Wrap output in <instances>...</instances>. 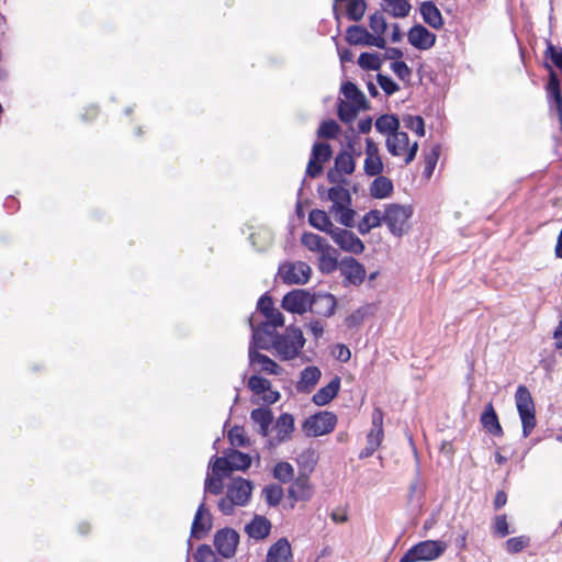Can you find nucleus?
I'll return each mask as SVG.
<instances>
[{
	"mask_svg": "<svg viewBox=\"0 0 562 562\" xmlns=\"http://www.w3.org/2000/svg\"><path fill=\"white\" fill-rule=\"evenodd\" d=\"M296 462L300 467V472L291 482L288 488V496L294 502H308L314 495V485L311 482L310 474L316 465L315 452L313 450L302 452L297 457Z\"/></svg>",
	"mask_w": 562,
	"mask_h": 562,
	"instance_id": "1",
	"label": "nucleus"
},
{
	"mask_svg": "<svg viewBox=\"0 0 562 562\" xmlns=\"http://www.w3.org/2000/svg\"><path fill=\"white\" fill-rule=\"evenodd\" d=\"M305 344V338L300 328L288 327L283 334L274 336L271 342V349L282 361L296 358Z\"/></svg>",
	"mask_w": 562,
	"mask_h": 562,
	"instance_id": "2",
	"label": "nucleus"
},
{
	"mask_svg": "<svg viewBox=\"0 0 562 562\" xmlns=\"http://www.w3.org/2000/svg\"><path fill=\"white\" fill-rule=\"evenodd\" d=\"M414 210L412 205H402L397 203L386 204L384 207V224L390 233L401 237L411 229V217Z\"/></svg>",
	"mask_w": 562,
	"mask_h": 562,
	"instance_id": "3",
	"label": "nucleus"
},
{
	"mask_svg": "<svg viewBox=\"0 0 562 562\" xmlns=\"http://www.w3.org/2000/svg\"><path fill=\"white\" fill-rule=\"evenodd\" d=\"M353 155L360 156V153H356L353 143L349 140L347 148L338 153L335 157L334 167L327 171V180L329 183H349L346 176H350L355 172L356 160Z\"/></svg>",
	"mask_w": 562,
	"mask_h": 562,
	"instance_id": "4",
	"label": "nucleus"
},
{
	"mask_svg": "<svg viewBox=\"0 0 562 562\" xmlns=\"http://www.w3.org/2000/svg\"><path fill=\"white\" fill-rule=\"evenodd\" d=\"M447 550L442 540H424L409 548L400 562H428L441 557Z\"/></svg>",
	"mask_w": 562,
	"mask_h": 562,
	"instance_id": "5",
	"label": "nucleus"
},
{
	"mask_svg": "<svg viewBox=\"0 0 562 562\" xmlns=\"http://www.w3.org/2000/svg\"><path fill=\"white\" fill-rule=\"evenodd\" d=\"M515 401L522 424V435L528 437L537 425L536 408L532 396L525 385H519L515 393Z\"/></svg>",
	"mask_w": 562,
	"mask_h": 562,
	"instance_id": "6",
	"label": "nucleus"
},
{
	"mask_svg": "<svg viewBox=\"0 0 562 562\" xmlns=\"http://www.w3.org/2000/svg\"><path fill=\"white\" fill-rule=\"evenodd\" d=\"M337 424V416L333 412L323 411L307 417L302 428L307 436L319 437L331 432Z\"/></svg>",
	"mask_w": 562,
	"mask_h": 562,
	"instance_id": "7",
	"label": "nucleus"
},
{
	"mask_svg": "<svg viewBox=\"0 0 562 562\" xmlns=\"http://www.w3.org/2000/svg\"><path fill=\"white\" fill-rule=\"evenodd\" d=\"M386 147L393 156L404 155V162L405 165H408L416 157L418 143L414 142L412 145H409L407 133L397 131L389 135L386 139Z\"/></svg>",
	"mask_w": 562,
	"mask_h": 562,
	"instance_id": "8",
	"label": "nucleus"
},
{
	"mask_svg": "<svg viewBox=\"0 0 562 562\" xmlns=\"http://www.w3.org/2000/svg\"><path fill=\"white\" fill-rule=\"evenodd\" d=\"M312 269L303 261L284 262L278 274L285 284H305L311 278Z\"/></svg>",
	"mask_w": 562,
	"mask_h": 562,
	"instance_id": "9",
	"label": "nucleus"
},
{
	"mask_svg": "<svg viewBox=\"0 0 562 562\" xmlns=\"http://www.w3.org/2000/svg\"><path fill=\"white\" fill-rule=\"evenodd\" d=\"M239 542V535L232 528H223L214 535V547L220 555L223 558H232L236 553Z\"/></svg>",
	"mask_w": 562,
	"mask_h": 562,
	"instance_id": "10",
	"label": "nucleus"
},
{
	"mask_svg": "<svg viewBox=\"0 0 562 562\" xmlns=\"http://www.w3.org/2000/svg\"><path fill=\"white\" fill-rule=\"evenodd\" d=\"M331 156L333 149L329 144L315 143L306 167V175L311 178H317L323 172V165L330 160Z\"/></svg>",
	"mask_w": 562,
	"mask_h": 562,
	"instance_id": "11",
	"label": "nucleus"
},
{
	"mask_svg": "<svg viewBox=\"0 0 562 562\" xmlns=\"http://www.w3.org/2000/svg\"><path fill=\"white\" fill-rule=\"evenodd\" d=\"M330 237L344 251L359 255L364 250L362 240L350 231L336 227Z\"/></svg>",
	"mask_w": 562,
	"mask_h": 562,
	"instance_id": "12",
	"label": "nucleus"
},
{
	"mask_svg": "<svg viewBox=\"0 0 562 562\" xmlns=\"http://www.w3.org/2000/svg\"><path fill=\"white\" fill-rule=\"evenodd\" d=\"M340 273L344 277V285H359L364 281L366 269L355 258H345L340 263Z\"/></svg>",
	"mask_w": 562,
	"mask_h": 562,
	"instance_id": "13",
	"label": "nucleus"
},
{
	"mask_svg": "<svg viewBox=\"0 0 562 562\" xmlns=\"http://www.w3.org/2000/svg\"><path fill=\"white\" fill-rule=\"evenodd\" d=\"M250 326L252 329V337L250 345H255L257 348H261L263 350L271 349V342L274 339L276 333L279 326H272L269 322L265 321L260 323L258 326H255L250 322Z\"/></svg>",
	"mask_w": 562,
	"mask_h": 562,
	"instance_id": "14",
	"label": "nucleus"
},
{
	"mask_svg": "<svg viewBox=\"0 0 562 562\" xmlns=\"http://www.w3.org/2000/svg\"><path fill=\"white\" fill-rule=\"evenodd\" d=\"M258 349L255 345L249 346L248 357L250 366L259 372L274 375L281 374L282 368L267 355L260 353Z\"/></svg>",
	"mask_w": 562,
	"mask_h": 562,
	"instance_id": "15",
	"label": "nucleus"
},
{
	"mask_svg": "<svg viewBox=\"0 0 562 562\" xmlns=\"http://www.w3.org/2000/svg\"><path fill=\"white\" fill-rule=\"evenodd\" d=\"M312 295L304 290H293L282 299V307L291 313L303 314L310 308Z\"/></svg>",
	"mask_w": 562,
	"mask_h": 562,
	"instance_id": "16",
	"label": "nucleus"
},
{
	"mask_svg": "<svg viewBox=\"0 0 562 562\" xmlns=\"http://www.w3.org/2000/svg\"><path fill=\"white\" fill-rule=\"evenodd\" d=\"M407 40L415 48L427 50L436 44L437 36L424 25L417 24L409 29Z\"/></svg>",
	"mask_w": 562,
	"mask_h": 562,
	"instance_id": "17",
	"label": "nucleus"
},
{
	"mask_svg": "<svg viewBox=\"0 0 562 562\" xmlns=\"http://www.w3.org/2000/svg\"><path fill=\"white\" fill-rule=\"evenodd\" d=\"M336 297L330 293H317L311 297L310 311L323 317H330L336 310Z\"/></svg>",
	"mask_w": 562,
	"mask_h": 562,
	"instance_id": "18",
	"label": "nucleus"
},
{
	"mask_svg": "<svg viewBox=\"0 0 562 562\" xmlns=\"http://www.w3.org/2000/svg\"><path fill=\"white\" fill-rule=\"evenodd\" d=\"M546 67L549 69V81L546 88L548 99L550 102L552 101L555 105V110L559 116V122L562 131V93L560 88V80L557 72L550 65L547 64Z\"/></svg>",
	"mask_w": 562,
	"mask_h": 562,
	"instance_id": "19",
	"label": "nucleus"
},
{
	"mask_svg": "<svg viewBox=\"0 0 562 562\" xmlns=\"http://www.w3.org/2000/svg\"><path fill=\"white\" fill-rule=\"evenodd\" d=\"M251 483L248 480L237 477L228 485L226 494L235 501L238 506H244L248 503L251 495Z\"/></svg>",
	"mask_w": 562,
	"mask_h": 562,
	"instance_id": "20",
	"label": "nucleus"
},
{
	"mask_svg": "<svg viewBox=\"0 0 562 562\" xmlns=\"http://www.w3.org/2000/svg\"><path fill=\"white\" fill-rule=\"evenodd\" d=\"M212 528V517L209 510L205 507V504L202 503L195 513L192 526H191V536L195 539L202 538L206 532H209Z\"/></svg>",
	"mask_w": 562,
	"mask_h": 562,
	"instance_id": "21",
	"label": "nucleus"
},
{
	"mask_svg": "<svg viewBox=\"0 0 562 562\" xmlns=\"http://www.w3.org/2000/svg\"><path fill=\"white\" fill-rule=\"evenodd\" d=\"M480 422L484 430L495 437H502L504 435L503 427L499 423L498 416L495 412L493 403L490 402L485 405L484 411L481 415Z\"/></svg>",
	"mask_w": 562,
	"mask_h": 562,
	"instance_id": "22",
	"label": "nucleus"
},
{
	"mask_svg": "<svg viewBox=\"0 0 562 562\" xmlns=\"http://www.w3.org/2000/svg\"><path fill=\"white\" fill-rule=\"evenodd\" d=\"M383 419L384 413L382 408L375 407L372 412V427L367 435V445L380 448L384 439Z\"/></svg>",
	"mask_w": 562,
	"mask_h": 562,
	"instance_id": "23",
	"label": "nucleus"
},
{
	"mask_svg": "<svg viewBox=\"0 0 562 562\" xmlns=\"http://www.w3.org/2000/svg\"><path fill=\"white\" fill-rule=\"evenodd\" d=\"M291 544L286 538H280L268 550L266 562H292Z\"/></svg>",
	"mask_w": 562,
	"mask_h": 562,
	"instance_id": "24",
	"label": "nucleus"
},
{
	"mask_svg": "<svg viewBox=\"0 0 562 562\" xmlns=\"http://www.w3.org/2000/svg\"><path fill=\"white\" fill-rule=\"evenodd\" d=\"M334 186L327 191V199L333 202L329 212L338 207L351 204V194L346 188L349 183H333Z\"/></svg>",
	"mask_w": 562,
	"mask_h": 562,
	"instance_id": "25",
	"label": "nucleus"
},
{
	"mask_svg": "<svg viewBox=\"0 0 562 562\" xmlns=\"http://www.w3.org/2000/svg\"><path fill=\"white\" fill-rule=\"evenodd\" d=\"M271 522L265 516H255V518L246 525V533L256 540H262L267 538L271 531Z\"/></svg>",
	"mask_w": 562,
	"mask_h": 562,
	"instance_id": "26",
	"label": "nucleus"
},
{
	"mask_svg": "<svg viewBox=\"0 0 562 562\" xmlns=\"http://www.w3.org/2000/svg\"><path fill=\"white\" fill-rule=\"evenodd\" d=\"M423 20L426 24L435 30H440L443 26V19L440 10L432 1H424L419 8Z\"/></svg>",
	"mask_w": 562,
	"mask_h": 562,
	"instance_id": "27",
	"label": "nucleus"
},
{
	"mask_svg": "<svg viewBox=\"0 0 562 562\" xmlns=\"http://www.w3.org/2000/svg\"><path fill=\"white\" fill-rule=\"evenodd\" d=\"M340 390V378L336 375L327 385L321 387L312 397L314 404L324 406L331 402Z\"/></svg>",
	"mask_w": 562,
	"mask_h": 562,
	"instance_id": "28",
	"label": "nucleus"
},
{
	"mask_svg": "<svg viewBox=\"0 0 562 562\" xmlns=\"http://www.w3.org/2000/svg\"><path fill=\"white\" fill-rule=\"evenodd\" d=\"M279 442L288 441L294 431V417L290 413H282L274 425Z\"/></svg>",
	"mask_w": 562,
	"mask_h": 562,
	"instance_id": "29",
	"label": "nucleus"
},
{
	"mask_svg": "<svg viewBox=\"0 0 562 562\" xmlns=\"http://www.w3.org/2000/svg\"><path fill=\"white\" fill-rule=\"evenodd\" d=\"M384 223V211L381 210H370L368 213L363 215L361 221L358 224V231L360 234L366 235L370 233L371 229L380 227Z\"/></svg>",
	"mask_w": 562,
	"mask_h": 562,
	"instance_id": "30",
	"label": "nucleus"
},
{
	"mask_svg": "<svg viewBox=\"0 0 562 562\" xmlns=\"http://www.w3.org/2000/svg\"><path fill=\"white\" fill-rule=\"evenodd\" d=\"M322 375L321 370L315 367H306L301 372L300 381L297 382V390L301 392H311L317 384Z\"/></svg>",
	"mask_w": 562,
	"mask_h": 562,
	"instance_id": "31",
	"label": "nucleus"
},
{
	"mask_svg": "<svg viewBox=\"0 0 562 562\" xmlns=\"http://www.w3.org/2000/svg\"><path fill=\"white\" fill-rule=\"evenodd\" d=\"M308 223L318 231L327 233L329 236L336 228L328 214L324 210L315 209L308 214Z\"/></svg>",
	"mask_w": 562,
	"mask_h": 562,
	"instance_id": "32",
	"label": "nucleus"
},
{
	"mask_svg": "<svg viewBox=\"0 0 562 562\" xmlns=\"http://www.w3.org/2000/svg\"><path fill=\"white\" fill-rule=\"evenodd\" d=\"M250 417L255 424L259 426L258 432L266 437L269 434L273 415L270 408L259 407L251 411Z\"/></svg>",
	"mask_w": 562,
	"mask_h": 562,
	"instance_id": "33",
	"label": "nucleus"
},
{
	"mask_svg": "<svg viewBox=\"0 0 562 562\" xmlns=\"http://www.w3.org/2000/svg\"><path fill=\"white\" fill-rule=\"evenodd\" d=\"M376 178L370 186V194L375 199H384L393 192L392 181L384 176H375Z\"/></svg>",
	"mask_w": 562,
	"mask_h": 562,
	"instance_id": "34",
	"label": "nucleus"
},
{
	"mask_svg": "<svg viewBox=\"0 0 562 562\" xmlns=\"http://www.w3.org/2000/svg\"><path fill=\"white\" fill-rule=\"evenodd\" d=\"M338 268L336 250L330 246L319 252L318 269L322 273H331Z\"/></svg>",
	"mask_w": 562,
	"mask_h": 562,
	"instance_id": "35",
	"label": "nucleus"
},
{
	"mask_svg": "<svg viewBox=\"0 0 562 562\" xmlns=\"http://www.w3.org/2000/svg\"><path fill=\"white\" fill-rule=\"evenodd\" d=\"M382 8L394 18H405L409 14L412 5L408 0H382Z\"/></svg>",
	"mask_w": 562,
	"mask_h": 562,
	"instance_id": "36",
	"label": "nucleus"
},
{
	"mask_svg": "<svg viewBox=\"0 0 562 562\" xmlns=\"http://www.w3.org/2000/svg\"><path fill=\"white\" fill-rule=\"evenodd\" d=\"M341 92L344 93L348 102L363 106V110L368 109V101L366 99V95L362 93L361 90L358 89V87L353 82H345L341 87Z\"/></svg>",
	"mask_w": 562,
	"mask_h": 562,
	"instance_id": "37",
	"label": "nucleus"
},
{
	"mask_svg": "<svg viewBox=\"0 0 562 562\" xmlns=\"http://www.w3.org/2000/svg\"><path fill=\"white\" fill-rule=\"evenodd\" d=\"M363 109V106L357 105L355 103H350L345 100H340L337 108V115L339 120L344 123H352L359 112V110Z\"/></svg>",
	"mask_w": 562,
	"mask_h": 562,
	"instance_id": "38",
	"label": "nucleus"
},
{
	"mask_svg": "<svg viewBox=\"0 0 562 562\" xmlns=\"http://www.w3.org/2000/svg\"><path fill=\"white\" fill-rule=\"evenodd\" d=\"M301 243L308 250L318 254L329 246L324 237L314 233H304L301 237Z\"/></svg>",
	"mask_w": 562,
	"mask_h": 562,
	"instance_id": "39",
	"label": "nucleus"
},
{
	"mask_svg": "<svg viewBox=\"0 0 562 562\" xmlns=\"http://www.w3.org/2000/svg\"><path fill=\"white\" fill-rule=\"evenodd\" d=\"M369 32L361 25H351L346 30V40L351 45H367Z\"/></svg>",
	"mask_w": 562,
	"mask_h": 562,
	"instance_id": "40",
	"label": "nucleus"
},
{
	"mask_svg": "<svg viewBox=\"0 0 562 562\" xmlns=\"http://www.w3.org/2000/svg\"><path fill=\"white\" fill-rule=\"evenodd\" d=\"M232 467V471H246L250 464L251 459L247 453L239 450L232 449L227 453Z\"/></svg>",
	"mask_w": 562,
	"mask_h": 562,
	"instance_id": "41",
	"label": "nucleus"
},
{
	"mask_svg": "<svg viewBox=\"0 0 562 562\" xmlns=\"http://www.w3.org/2000/svg\"><path fill=\"white\" fill-rule=\"evenodd\" d=\"M400 127L398 119L393 114H384L376 119L375 128L380 133H389L390 135L397 132Z\"/></svg>",
	"mask_w": 562,
	"mask_h": 562,
	"instance_id": "42",
	"label": "nucleus"
},
{
	"mask_svg": "<svg viewBox=\"0 0 562 562\" xmlns=\"http://www.w3.org/2000/svg\"><path fill=\"white\" fill-rule=\"evenodd\" d=\"M272 473L273 477L281 483H290L294 479V468L286 461L277 462Z\"/></svg>",
	"mask_w": 562,
	"mask_h": 562,
	"instance_id": "43",
	"label": "nucleus"
},
{
	"mask_svg": "<svg viewBox=\"0 0 562 562\" xmlns=\"http://www.w3.org/2000/svg\"><path fill=\"white\" fill-rule=\"evenodd\" d=\"M530 546V537L521 535L506 540L505 550L509 554H517Z\"/></svg>",
	"mask_w": 562,
	"mask_h": 562,
	"instance_id": "44",
	"label": "nucleus"
},
{
	"mask_svg": "<svg viewBox=\"0 0 562 562\" xmlns=\"http://www.w3.org/2000/svg\"><path fill=\"white\" fill-rule=\"evenodd\" d=\"M283 494V488L277 484L267 485L262 490V495L269 506H278L282 501Z\"/></svg>",
	"mask_w": 562,
	"mask_h": 562,
	"instance_id": "45",
	"label": "nucleus"
},
{
	"mask_svg": "<svg viewBox=\"0 0 562 562\" xmlns=\"http://www.w3.org/2000/svg\"><path fill=\"white\" fill-rule=\"evenodd\" d=\"M331 214L335 215L336 220L346 227L353 226V220L356 212L351 209V204H347L346 206L338 207L334 211H330Z\"/></svg>",
	"mask_w": 562,
	"mask_h": 562,
	"instance_id": "46",
	"label": "nucleus"
},
{
	"mask_svg": "<svg viewBox=\"0 0 562 562\" xmlns=\"http://www.w3.org/2000/svg\"><path fill=\"white\" fill-rule=\"evenodd\" d=\"M358 64L366 70H379L382 66V60L376 54L366 52L360 54Z\"/></svg>",
	"mask_w": 562,
	"mask_h": 562,
	"instance_id": "47",
	"label": "nucleus"
},
{
	"mask_svg": "<svg viewBox=\"0 0 562 562\" xmlns=\"http://www.w3.org/2000/svg\"><path fill=\"white\" fill-rule=\"evenodd\" d=\"M340 126L334 120L323 121L317 130V135L323 138L334 139L338 136Z\"/></svg>",
	"mask_w": 562,
	"mask_h": 562,
	"instance_id": "48",
	"label": "nucleus"
},
{
	"mask_svg": "<svg viewBox=\"0 0 562 562\" xmlns=\"http://www.w3.org/2000/svg\"><path fill=\"white\" fill-rule=\"evenodd\" d=\"M248 389L257 395L265 394L270 391L271 382L259 375H251L247 382Z\"/></svg>",
	"mask_w": 562,
	"mask_h": 562,
	"instance_id": "49",
	"label": "nucleus"
},
{
	"mask_svg": "<svg viewBox=\"0 0 562 562\" xmlns=\"http://www.w3.org/2000/svg\"><path fill=\"white\" fill-rule=\"evenodd\" d=\"M363 170L366 175L370 177L381 175L383 171V161L381 159V156L366 157Z\"/></svg>",
	"mask_w": 562,
	"mask_h": 562,
	"instance_id": "50",
	"label": "nucleus"
},
{
	"mask_svg": "<svg viewBox=\"0 0 562 562\" xmlns=\"http://www.w3.org/2000/svg\"><path fill=\"white\" fill-rule=\"evenodd\" d=\"M232 467L229 462V458L226 454L225 457H216L212 464V473L216 476H228L232 473Z\"/></svg>",
	"mask_w": 562,
	"mask_h": 562,
	"instance_id": "51",
	"label": "nucleus"
},
{
	"mask_svg": "<svg viewBox=\"0 0 562 562\" xmlns=\"http://www.w3.org/2000/svg\"><path fill=\"white\" fill-rule=\"evenodd\" d=\"M227 437L231 445L234 447H246L249 443V440L245 435V429L240 426H234L231 428Z\"/></svg>",
	"mask_w": 562,
	"mask_h": 562,
	"instance_id": "52",
	"label": "nucleus"
},
{
	"mask_svg": "<svg viewBox=\"0 0 562 562\" xmlns=\"http://www.w3.org/2000/svg\"><path fill=\"white\" fill-rule=\"evenodd\" d=\"M405 127L415 132L419 137L425 135V122L420 115H407L404 117Z\"/></svg>",
	"mask_w": 562,
	"mask_h": 562,
	"instance_id": "53",
	"label": "nucleus"
},
{
	"mask_svg": "<svg viewBox=\"0 0 562 562\" xmlns=\"http://www.w3.org/2000/svg\"><path fill=\"white\" fill-rule=\"evenodd\" d=\"M369 25L372 32L376 35H383L386 31L387 24L382 12H374L369 19Z\"/></svg>",
	"mask_w": 562,
	"mask_h": 562,
	"instance_id": "54",
	"label": "nucleus"
},
{
	"mask_svg": "<svg viewBox=\"0 0 562 562\" xmlns=\"http://www.w3.org/2000/svg\"><path fill=\"white\" fill-rule=\"evenodd\" d=\"M194 560L196 562H216V557L211 546L201 544L196 548Z\"/></svg>",
	"mask_w": 562,
	"mask_h": 562,
	"instance_id": "55",
	"label": "nucleus"
},
{
	"mask_svg": "<svg viewBox=\"0 0 562 562\" xmlns=\"http://www.w3.org/2000/svg\"><path fill=\"white\" fill-rule=\"evenodd\" d=\"M493 532L495 536L501 538H504L509 533V526L507 522V516L505 514L495 516L493 522Z\"/></svg>",
	"mask_w": 562,
	"mask_h": 562,
	"instance_id": "56",
	"label": "nucleus"
},
{
	"mask_svg": "<svg viewBox=\"0 0 562 562\" xmlns=\"http://www.w3.org/2000/svg\"><path fill=\"white\" fill-rule=\"evenodd\" d=\"M223 476H216L212 473V476H207L205 479V492H209L213 495H220L223 492Z\"/></svg>",
	"mask_w": 562,
	"mask_h": 562,
	"instance_id": "57",
	"label": "nucleus"
},
{
	"mask_svg": "<svg viewBox=\"0 0 562 562\" xmlns=\"http://www.w3.org/2000/svg\"><path fill=\"white\" fill-rule=\"evenodd\" d=\"M376 80L381 89L385 92V94L391 95L398 91L400 87L396 82H394L390 77L378 74Z\"/></svg>",
	"mask_w": 562,
	"mask_h": 562,
	"instance_id": "58",
	"label": "nucleus"
},
{
	"mask_svg": "<svg viewBox=\"0 0 562 562\" xmlns=\"http://www.w3.org/2000/svg\"><path fill=\"white\" fill-rule=\"evenodd\" d=\"M391 69L402 80L408 79L412 75L411 68L402 60L393 61L391 64Z\"/></svg>",
	"mask_w": 562,
	"mask_h": 562,
	"instance_id": "59",
	"label": "nucleus"
},
{
	"mask_svg": "<svg viewBox=\"0 0 562 562\" xmlns=\"http://www.w3.org/2000/svg\"><path fill=\"white\" fill-rule=\"evenodd\" d=\"M544 55L549 57L552 64L562 72V48L557 49L552 44H549Z\"/></svg>",
	"mask_w": 562,
	"mask_h": 562,
	"instance_id": "60",
	"label": "nucleus"
},
{
	"mask_svg": "<svg viewBox=\"0 0 562 562\" xmlns=\"http://www.w3.org/2000/svg\"><path fill=\"white\" fill-rule=\"evenodd\" d=\"M257 308L262 315H266L268 312H271V310L274 308V302L272 297L268 294H263L262 296H260L257 303Z\"/></svg>",
	"mask_w": 562,
	"mask_h": 562,
	"instance_id": "61",
	"label": "nucleus"
},
{
	"mask_svg": "<svg viewBox=\"0 0 562 562\" xmlns=\"http://www.w3.org/2000/svg\"><path fill=\"white\" fill-rule=\"evenodd\" d=\"M235 506L238 505L235 504V501L231 498L228 494H226L225 497H222L218 502V508L224 515H232Z\"/></svg>",
	"mask_w": 562,
	"mask_h": 562,
	"instance_id": "62",
	"label": "nucleus"
},
{
	"mask_svg": "<svg viewBox=\"0 0 562 562\" xmlns=\"http://www.w3.org/2000/svg\"><path fill=\"white\" fill-rule=\"evenodd\" d=\"M263 316L266 321L269 322L272 326L282 327L284 325V317L282 313L276 307Z\"/></svg>",
	"mask_w": 562,
	"mask_h": 562,
	"instance_id": "63",
	"label": "nucleus"
},
{
	"mask_svg": "<svg viewBox=\"0 0 562 562\" xmlns=\"http://www.w3.org/2000/svg\"><path fill=\"white\" fill-rule=\"evenodd\" d=\"M307 329L315 339H318L324 334V324L321 321H312L307 324Z\"/></svg>",
	"mask_w": 562,
	"mask_h": 562,
	"instance_id": "64",
	"label": "nucleus"
}]
</instances>
